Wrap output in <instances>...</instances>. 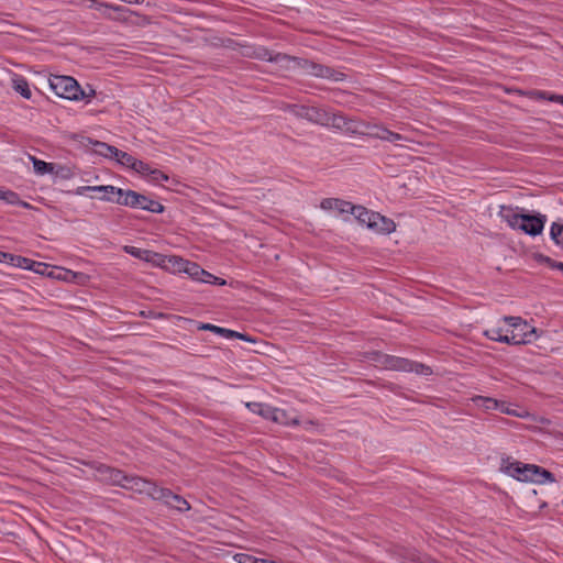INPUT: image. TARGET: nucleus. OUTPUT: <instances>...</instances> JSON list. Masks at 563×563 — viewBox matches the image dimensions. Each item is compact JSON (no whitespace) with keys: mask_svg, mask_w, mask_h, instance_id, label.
<instances>
[{"mask_svg":"<svg viewBox=\"0 0 563 563\" xmlns=\"http://www.w3.org/2000/svg\"><path fill=\"white\" fill-rule=\"evenodd\" d=\"M46 273H51V276L52 278H57V279H65L64 276H62V274H58V275H55L54 271L51 269V267L48 266V268L46 269Z\"/></svg>","mask_w":563,"mask_h":563,"instance_id":"48","label":"nucleus"},{"mask_svg":"<svg viewBox=\"0 0 563 563\" xmlns=\"http://www.w3.org/2000/svg\"><path fill=\"white\" fill-rule=\"evenodd\" d=\"M472 400L477 407L484 408L485 410H497L500 406V401L492 397L475 396Z\"/></svg>","mask_w":563,"mask_h":563,"instance_id":"23","label":"nucleus"},{"mask_svg":"<svg viewBox=\"0 0 563 563\" xmlns=\"http://www.w3.org/2000/svg\"><path fill=\"white\" fill-rule=\"evenodd\" d=\"M150 179L153 183L161 184L163 181H167L169 179L168 175H166L164 172L159 169L153 168L151 172V175H148Z\"/></svg>","mask_w":563,"mask_h":563,"instance_id":"40","label":"nucleus"},{"mask_svg":"<svg viewBox=\"0 0 563 563\" xmlns=\"http://www.w3.org/2000/svg\"><path fill=\"white\" fill-rule=\"evenodd\" d=\"M124 251L136 257V258H140V260H143V261H146V262H152L154 257H157L159 256L157 253L155 252H152L150 250H143V249H139V247H135V246H125L124 247Z\"/></svg>","mask_w":563,"mask_h":563,"instance_id":"22","label":"nucleus"},{"mask_svg":"<svg viewBox=\"0 0 563 563\" xmlns=\"http://www.w3.org/2000/svg\"><path fill=\"white\" fill-rule=\"evenodd\" d=\"M168 506L181 512L188 511L190 509L189 503L184 497L177 494H175Z\"/></svg>","mask_w":563,"mask_h":563,"instance_id":"30","label":"nucleus"},{"mask_svg":"<svg viewBox=\"0 0 563 563\" xmlns=\"http://www.w3.org/2000/svg\"><path fill=\"white\" fill-rule=\"evenodd\" d=\"M350 213L354 214L355 218L362 224H365L368 228L375 212L366 209L363 206H354L353 205V210H351Z\"/></svg>","mask_w":563,"mask_h":563,"instance_id":"21","label":"nucleus"},{"mask_svg":"<svg viewBox=\"0 0 563 563\" xmlns=\"http://www.w3.org/2000/svg\"><path fill=\"white\" fill-rule=\"evenodd\" d=\"M499 405H501V406H499L497 410H499L503 413H507V415L515 416V417H525V415L510 409L506 401H500Z\"/></svg>","mask_w":563,"mask_h":563,"instance_id":"44","label":"nucleus"},{"mask_svg":"<svg viewBox=\"0 0 563 563\" xmlns=\"http://www.w3.org/2000/svg\"><path fill=\"white\" fill-rule=\"evenodd\" d=\"M141 316H143V317H148V316H150V313L147 314V312L142 311V312H141Z\"/></svg>","mask_w":563,"mask_h":563,"instance_id":"54","label":"nucleus"},{"mask_svg":"<svg viewBox=\"0 0 563 563\" xmlns=\"http://www.w3.org/2000/svg\"><path fill=\"white\" fill-rule=\"evenodd\" d=\"M385 133V139L384 141H388V142H397V141H404V140H407V137H405L404 135L399 134V133H396V132H393L390 130H387V132H384Z\"/></svg>","mask_w":563,"mask_h":563,"instance_id":"43","label":"nucleus"},{"mask_svg":"<svg viewBox=\"0 0 563 563\" xmlns=\"http://www.w3.org/2000/svg\"><path fill=\"white\" fill-rule=\"evenodd\" d=\"M537 96L539 99H544V100H549L552 102H558V103L563 104V96L562 95L549 93L547 91H537Z\"/></svg>","mask_w":563,"mask_h":563,"instance_id":"38","label":"nucleus"},{"mask_svg":"<svg viewBox=\"0 0 563 563\" xmlns=\"http://www.w3.org/2000/svg\"><path fill=\"white\" fill-rule=\"evenodd\" d=\"M325 118H327L328 122L324 123L323 126L332 128V129L343 132L346 115H344L342 112L328 111Z\"/></svg>","mask_w":563,"mask_h":563,"instance_id":"19","label":"nucleus"},{"mask_svg":"<svg viewBox=\"0 0 563 563\" xmlns=\"http://www.w3.org/2000/svg\"><path fill=\"white\" fill-rule=\"evenodd\" d=\"M545 222L547 217L543 214H525L520 224V231L531 236L539 235L543 231Z\"/></svg>","mask_w":563,"mask_h":563,"instance_id":"9","label":"nucleus"},{"mask_svg":"<svg viewBox=\"0 0 563 563\" xmlns=\"http://www.w3.org/2000/svg\"><path fill=\"white\" fill-rule=\"evenodd\" d=\"M99 473L104 476L106 479H108L112 485L121 486L124 488V484L126 483L128 476L122 471L107 466L101 465L98 468Z\"/></svg>","mask_w":563,"mask_h":563,"instance_id":"15","label":"nucleus"},{"mask_svg":"<svg viewBox=\"0 0 563 563\" xmlns=\"http://www.w3.org/2000/svg\"><path fill=\"white\" fill-rule=\"evenodd\" d=\"M112 158H114L119 164L130 168L134 159V156L117 148L114 156Z\"/></svg>","mask_w":563,"mask_h":563,"instance_id":"32","label":"nucleus"},{"mask_svg":"<svg viewBox=\"0 0 563 563\" xmlns=\"http://www.w3.org/2000/svg\"><path fill=\"white\" fill-rule=\"evenodd\" d=\"M130 168L135 170L136 173L143 175V176L151 175V172L153 169L147 163H145L143 161H140V159H137L135 157H134Z\"/></svg>","mask_w":563,"mask_h":563,"instance_id":"31","label":"nucleus"},{"mask_svg":"<svg viewBox=\"0 0 563 563\" xmlns=\"http://www.w3.org/2000/svg\"><path fill=\"white\" fill-rule=\"evenodd\" d=\"M377 361H379L386 368L402 372L411 369L412 361L408 358L380 353H377Z\"/></svg>","mask_w":563,"mask_h":563,"instance_id":"10","label":"nucleus"},{"mask_svg":"<svg viewBox=\"0 0 563 563\" xmlns=\"http://www.w3.org/2000/svg\"><path fill=\"white\" fill-rule=\"evenodd\" d=\"M387 130H388L387 128H385L380 124H371L367 122V128H365L364 135L384 141V139H385L384 132H387Z\"/></svg>","mask_w":563,"mask_h":563,"instance_id":"26","label":"nucleus"},{"mask_svg":"<svg viewBox=\"0 0 563 563\" xmlns=\"http://www.w3.org/2000/svg\"><path fill=\"white\" fill-rule=\"evenodd\" d=\"M81 5L84 9L95 10L99 12V18H104L113 21H118L121 19L119 13L129 11L124 7L114 5L99 0H82Z\"/></svg>","mask_w":563,"mask_h":563,"instance_id":"6","label":"nucleus"},{"mask_svg":"<svg viewBox=\"0 0 563 563\" xmlns=\"http://www.w3.org/2000/svg\"><path fill=\"white\" fill-rule=\"evenodd\" d=\"M234 561L238 563H256L257 558L247 554V553H236L233 556Z\"/></svg>","mask_w":563,"mask_h":563,"instance_id":"42","label":"nucleus"},{"mask_svg":"<svg viewBox=\"0 0 563 563\" xmlns=\"http://www.w3.org/2000/svg\"><path fill=\"white\" fill-rule=\"evenodd\" d=\"M174 496H175V494L170 489L164 488V487H159L156 484L154 485V488H153V490L151 493V498L152 499L159 500V501L164 503L167 506L169 505V503L172 501Z\"/></svg>","mask_w":563,"mask_h":563,"instance_id":"20","label":"nucleus"},{"mask_svg":"<svg viewBox=\"0 0 563 563\" xmlns=\"http://www.w3.org/2000/svg\"><path fill=\"white\" fill-rule=\"evenodd\" d=\"M90 189L93 192H109V194H117V195H118V191L122 190L121 188H118V187H114L111 185L91 186Z\"/></svg>","mask_w":563,"mask_h":563,"instance_id":"41","label":"nucleus"},{"mask_svg":"<svg viewBox=\"0 0 563 563\" xmlns=\"http://www.w3.org/2000/svg\"><path fill=\"white\" fill-rule=\"evenodd\" d=\"M154 485H155V483L151 482L148 479H145V478H142L139 476H134V475H129L126 483L124 484V488L129 489V490L136 492L139 494H145L148 497H151V493L154 488Z\"/></svg>","mask_w":563,"mask_h":563,"instance_id":"11","label":"nucleus"},{"mask_svg":"<svg viewBox=\"0 0 563 563\" xmlns=\"http://www.w3.org/2000/svg\"><path fill=\"white\" fill-rule=\"evenodd\" d=\"M503 470L508 475L522 482L530 481L537 484H543L545 482L554 483L556 481L553 473L534 464H523L521 462H510L507 460L503 463Z\"/></svg>","mask_w":563,"mask_h":563,"instance_id":"2","label":"nucleus"},{"mask_svg":"<svg viewBox=\"0 0 563 563\" xmlns=\"http://www.w3.org/2000/svg\"><path fill=\"white\" fill-rule=\"evenodd\" d=\"M207 284L223 286L227 284V282L224 279L216 276V277H212V280H207Z\"/></svg>","mask_w":563,"mask_h":563,"instance_id":"46","label":"nucleus"},{"mask_svg":"<svg viewBox=\"0 0 563 563\" xmlns=\"http://www.w3.org/2000/svg\"><path fill=\"white\" fill-rule=\"evenodd\" d=\"M198 329L205 330V331H211V332L217 333L225 339H240L243 341L253 342V340L246 333H241V332H238L234 330L221 328V327H218V325H214L211 323H200L198 325Z\"/></svg>","mask_w":563,"mask_h":563,"instance_id":"12","label":"nucleus"},{"mask_svg":"<svg viewBox=\"0 0 563 563\" xmlns=\"http://www.w3.org/2000/svg\"><path fill=\"white\" fill-rule=\"evenodd\" d=\"M33 166L34 170L40 174L44 175L46 173H52L54 169V165L52 163H46L41 159L33 158Z\"/></svg>","mask_w":563,"mask_h":563,"instance_id":"33","label":"nucleus"},{"mask_svg":"<svg viewBox=\"0 0 563 563\" xmlns=\"http://www.w3.org/2000/svg\"><path fill=\"white\" fill-rule=\"evenodd\" d=\"M91 186H82L77 189L78 195H85L87 191H91Z\"/></svg>","mask_w":563,"mask_h":563,"instance_id":"49","label":"nucleus"},{"mask_svg":"<svg viewBox=\"0 0 563 563\" xmlns=\"http://www.w3.org/2000/svg\"><path fill=\"white\" fill-rule=\"evenodd\" d=\"M485 336H487L492 341L503 342L510 344V338L508 335L503 334V329L495 328L490 330H486L484 332Z\"/></svg>","mask_w":563,"mask_h":563,"instance_id":"28","label":"nucleus"},{"mask_svg":"<svg viewBox=\"0 0 563 563\" xmlns=\"http://www.w3.org/2000/svg\"><path fill=\"white\" fill-rule=\"evenodd\" d=\"M117 147L103 142H96V151L104 157H113Z\"/></svg>","mask_w":563,"mask_h":563,"instance_id":"35","label":"nucleus"},{"mask_svg":"<svg viewBox=\"0 0 563 563\" xmlns=\"http://www.w3.org/2000/svg\"><path fill=\"white\" fill-rule=\"evenodd\" d=\"M246 406L251 411L269 420V416H271L273 407L261 404V402H249Z\"/></svg>","mask_w":563,"mask_h":563,"instance_id":"27","label":"nucleus"},{"mask_svg":"<svg viewBox=\"0 0 563 563\" xmlns=\"http://www.w3.org/2000/svg\"><path fill=\"white\" fill-rule=\"evenodd\" d=\"M246 55L255 57L257 59L274 62L277 64H284V59L287 58V54H283V53L273 54L269 49L262 47V46L254 48V51L252 53H247Z\"/></svg>","mask_w":563,"mask_h":563,"instance_id":"17","label":"nucleus"},{"mask_svg":"<svg viewBox=\"0 0 563 563\" xmlns=\"http://www.w3.org/2000/svg\"><path fill=\"white\" fill-rule=\"evenodd\" d=\"M536 260L539 262V263H545L548 264L549 266H551L553 260L550 258L549 256L547 255H543V254H536Z\"/></svg>","mask_w":563,"mask_h":563,"instance_id":"45","label":"nucleus"},{"mask_svg":"<svg viewBox=\"0 0 563 563\" xmlns=\"http://www.w3.org/2000/svg\"><path fill=\"white\" fill-rule=\"evenodd\" d=\"M282 65L287 69H299L305 75H311L333 81H343L346 78L345 74L338 69L296 56L287 55V58L284 59V64Z\"/></svg>","mask_w":563,"mask_h":563,"instance_id":"1","label":"nucleus"},{"mask_svg":"<svg viewBox=\"0 0 563 563\" xmlns=\"http://www.w3.org/2000/svg\"><path fill=\"white\" fill-rule=\"evenodd\" d=\"M115 203L134 209H142L152 213H162L165 210V207L159 201L153 200L131 189L118 191Z\"/></svg>","mask_w":563,"mask_h":563,"instance_id":"3","label":"nucleus"},{"mask_svg":"<svg viewBox=\"0 0 563 563\" xmlns=\"http://www.w3.org/2000/svg\"><path fill=\"white\" fill-rule=\"evenodd\" d=\"M505 335L515 336V331L512 330V328L510 330H507V333Z\"/></svg>","mask_w":563,"mask_h":563,"instance_id":"53","label":"nucleus"},{"mask_svg":"<svg viewBox=\"0 0 563 563\" xmlns=\"http://www.w3.org/2000/svg\"><path fill=\"white\" fill-rule=\"evenodd\" d=\"M408 372H415L417 374H422V375H431L432 374V369L430 366L421 364V363H417L413 361H412L411 369H408Z\"/></svg>","mask_w":563,"mask_h":563,"instance_id":"39","label":"nucleus"},{"mask_svg":"<svg viewBox=\"0 0 563 563\" xmlns=\"http://www.w3.org/2000/svg\"><path fill=\"white\" fill-rule=\"evenodd\" d=\"M518 208L501 206L498 216L514 230H520L525 214L517 212Z\"/></svg>","mask_w":563,"mask_h":563,"instance_id":"13","label":"nucleus"},{"mask_svg":"<svg viewBox=\"0 0 563 563\" xmlns=\"http://www.w3.org/2000/svg\"><path fill=\"white\" fill-rule=\"evenodd\" d=\"M183 265H186V274H188L194 280L200 282L203 279L205 275L207 274V271H205L200 265H198L195 262L190 263H181Z\"/></svg>","mask_w":563,"mask_h":563,"instance_id":"25","label":"nucleus"},{"mask_svg":"<svg viewBox=\"0 0 563 563\" xmlns=\"http://www.w3.org/2000/svg\"><path fill=\"white\" fill-rule=\"evenodd\" d=\"M212 277H216V276L210 274L209 272H207V274L205 275L203 279H201L200 282L207 283V280H212Z\"/></svg>","mask_w":563,"mask_h":563,"instance_id":"51","label":"nucleus"},{"mask_svg":"<svg viewBox=\"0 0 563 563\" xmlns=\"http://www.w3.org/2000/svg\"><path fill=\"white\" fill-rule=\"evenodd\" d=\"M3 262H10L11 265L23 269L32 271L43 276H51V273H46L48 265L42 262H35L31 258L23 257L21 255H13L10 253H1Z\"/></svg>","mask_w":563,"mask_h":563,"instance_id":"7","label":"nucleus"},{"mask_svg":"<svg viewBox=\"0 0 563 563\" xmlns=\"http://www.w3.org/2000/svg\"><path fill=\"white\" fill-rule=\"evenodd\" d=\"M365 128H367V122L346 117L343 133L350 135H364Z\"/></svg>","mask_w":563,"mask_h":563,"instance_id":"18","label":"nucleus"},{"mask_svg":"<svg viewBox=\"0 0 563 563\" xmlns=\"http://www.w3.org/2000/svg\"><path fill=\"white\" fill-rule=\"evenodd\" d=\"M49 87L58 97L64 99L81 100L87 97L79 84L69 76H52L49 78Z\"/></svg>","mask_w":563,"mask_h":563,"instance_id":"4","label":"nucleus"},{"mask_svg":"<svg viewBox=\"0 0 563 563\" xmlns=\"http://www.w3.org/2000/svg\"><path fill=\"white\" fill-rule=\"evenodd\" d=\"M0 200L5 201L9 205H19L20 198L19 195L12 190H5L0 188Z\"/></svg>","mask_w":563,"mask_h":563,"instance_id":"34","label":"nucleus"},{"mask_svg":"<svg viewBox=\"0 0 563 563\" xmlns=\"http://www.w3.org/2000/svg\"><path fill=\"white\" fill-rule=\"evenodd\" d=\"M269 420L280 423V424H285L286 423L285 410L273 407L271 416H269Z\"/></svg>","mask_w":563,"mask_h":563,"instance_id":"37","label":"nucleus"},{"mask_svg":"<svg viewBox=\"0 0 563 563\" xmlns=\"http://www.w3.org/2000/svg\"><path fill=\"white\" fill-rule=\"evenodd\" d=\"M168 263L172 264L175 271L177 272H186V265H183L181 263H190V261L184 260L178 256H169Z\"/></svg>","mask_w":563,"mask_h":563,"instance_id":"36","label":"nucleus"},{"mask_svg":"<svg viewBox=\"0 0 563 563\" xmlns=\"http://www.w3.org/2000/svg\"><path fill=\"white\" fill-rule=\"evenodd\" d=\"M551 239L561 247H563V224L553 222L550 230Z\"/></svg>","mask_w":563,"mask_h":563,"instance_id":"29","label":"nucleus"},{"mask_svg":"<svg viewBox=\"0 0 563 563\" xmlns=\"http://www.w3.org/2000/svg\"><path fill=\"white\" fill-rule=\"evenodd\" d=\"M551 267H552V268H558V269L563 271V263H562V262H555V261H553V262H552V264H551Z\"/></svg>","mask_w":563,"mask_h":563,"instance_id":"50","label":"nucleus"},{"mask_svg":"<svg viewBox=\"0 0 563 563\" xmlns=\"http://www.w3.org/2000/svg\"><path fill=\"white\" fill-rule=\"evenodd\" d=\"M256 563H275L274 561H268V560H265V559H258L256 560Z\"/></svg>","mask_w":563,"mask_h":563,"instance_id":"52","label":"nucleus"},{"mask_svg":"<svg viewBox=\"0 0 563 563\" xmlns=\"http://www.w3.org/2000/svg\"><path fill=\"white\" fill-rule=\"evenodd\" d=\"M320 207L323 210H338L340 213H350L353 205L349 201L338 198H325L321 201Z\"/></svg>","mask_w":563,"mask_h":563,"instance_id":"16","label":"nucleus"},{"mask_svg":"<svg viewBox=\"0 0 563 563\" xmlns=\"http://www.w3.org/2000/svg\"><path fill=\"white\" fill-rule=\"evenodd\" d=\"M13 88L25 99H30L32 97V91L27 80L21 76L13 79Z\"/></svg>","mask_w":563,"mask_h":563,"instance_id":"24","label":"nucleus"},{"mask_svg":"<svg viewBox=\"0 0 563 563\" xmlns=\"http://www.w3.org/2000/svg\"><path fill=\"white\" fill-rule=\"evenodd\" d=\"M368 229H372L379 233L389 234L395 231L396 224L391 219L382 216L378 212H375Z\"/></svg>","mask_w":563,"mask_h":563,"instance_id":"14","label":"nucleus"},{"mask_svg":"<svg viewBox=\"0 0 563 563\" xmlns=\"http://www.w3.org/2000/svg\"><path fill=\"white\" fill-rule=\"evenodd\" d=\"M294 114L300 119H305L311 123L322 125L328 122L327 113L329 110L319 107L309 106H291Z\"/></svg>","mask_w":563,"mask_h":563,"instance_id":"8","label":"nucleus"},{"mask_svg":"<svg viewBox=\"0 0 563 563\" xmlns=\"http://www.w3.org/2000/svg\"><path fill=\"white\" fill-rule=\"evenodd\" d=\"M504 321L515 331V336H509L510 344H528L537 339V329L521 317H504Z\"/></svg>","mask_w":563,"mask_h":563,"instance_id":"5","label":"nucleus"},{"mask_svg":"<svg viewBox=\"0 0 563 563\" xmlns=\"http://www.w3.org/2000/svg\"><path fill=\"white\" fill-rule=\"evenodd\" d=\"M114 194L103 192V196L100 197L101 200L115 202V199L112 197Z\"/></svg>","mask_w":563,"mask_h":563,"instance_id":"47","label":"nucleus"}]
</instances>
